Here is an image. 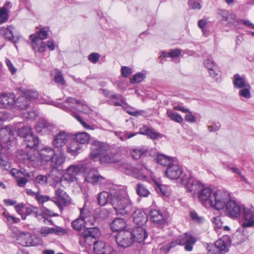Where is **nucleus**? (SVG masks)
Returning a JSON list of instances; mask_svg holds the SVG:
<instances>
[{
	"instance_id": "f8f14e48",
	"label": "nucleus",
	"mask_w": 254,
	"mask_h": 254,
	"mask_svg": "<svg viewBox=\"0 0 254 254\" xmlns=\"http://www.w3.org/2000/svg\"><path fill=\"white\" fill-rule=\"evenodd\" d=\"M213 191L209 188H203L198 192V198L202 204L205 207H211L212 205L213 199Z\"/></svg>"
},
{
	"instance_id": "052dcab7",
	"label": "nucleus",
	"mask_w": 254,
	"mask_h": 254,
	"mask_svg": "<svg viewBox=\"0 0 254 254\" xmlns=\"http://www.w3.org/2000/svg\"><path fill=\"white\" fill-rule=\"evenodd\" d=\"M3 215L7 219V220L11 224L17 223L20 222V219L11 215L8 212H4Z\"/></svg>"
},
{
	"instance_id": "a211bd4d",
	"label": "nucleus",
	"mask_w": 254,
	"mask_h": 254,
	"mask_svg": "<svg viewBox=\"0 0 254 254\" xmlns=\"http://www.w3.org/2000/svg\"><path fill=\"white\" fill-rule=\"evenodd\" d=\"M91 152L90 154V157L92 159L102 156L106 149L103 144L99 141H94L91 144Z\"/></svg>"
},
{
	"instance_id": "864d4df0",
	"label": "nucleus",
	"mask_w": 254,
	"mask_h": 254,
	"mask_svg": "<svg viewBox=\"0 0 254 254\" xmlns=\"http://www.w3.org/2000/svg\"><path fill=\"white\" fill-rule=\"evenodd\" d=\"M18 133L20 137L25 139L27 136L33 132L31 128L28 127H24L18 129Z\"/></svg>"
},
{
	"instance_id": "473e14b6",
	"label": "nucleus",
	"mask_w": 254,
	"mask_h": 254,
	"mask_svg": "<svg viewBox=\"0 0 254 254\" xmlns=\"http://www.w3.org/2000/svg\"><path fill=\"white\" fill-rule=\"evenodd\" d=\"M117 168L122 172L126 174L132 175L135 167L130 164L127 163L124 161H120L117 164Z\"/></svg>"
},
{
	"instance_id": "9b49d317",
	"label": "nucleus",
	"mask_w": 254,
	"mask_h": 254,
	"mask_svg": "<svg viewBox=\"0 0 254 254\" xmlns=\"http://www.w3.org/2000/svg\"><path fill=\"white\" fill-rule=\"evenodd\" d=\"M176 239L178 245H185V249L188 252L192 250L193 245L196 242L194 237L188 233H185L179 236Z\"/></svg>"
},
{
	"instance_id": "69168bd1",
	"label": "nucleus",
	"mask_w": 254,
	"mask_h": 254,
	"mask_svg": "<svg viewBox=\"0 0 254 254\" xmlns=\"http://www.w3.org/2000/svg\"><path fill=\"white\" fill-rule=\"evenodd\" d=\"M190 216L192 220L198 223H201L203 220V218L199 217L195 211L190 212Z\"/></svg>"
},
{
	"instance_id": "7ed1b4c3",
	"label": "nucleus",
	"mask_w": 254,
	"mask_h": 254,
	"mask_svg": "<svg viewBox=\"0 0 254 254\" xmlns=\"http://www.w3.org/2000/svg\"><path fill=\"white\" fill-rule=\"evenodd\" d=\"M148 215L150 220L159 228H163L168 224V215L159 209L151 208Z\"/></svg>"
},
{
	"instance_id": "412c9836",
	"label": "nucleus",
	"mask_w": 254,
	"mask_h": 254,
	"mask_svg": "<svg viewBox=\"0 0 254 254\" xmlns=\"http://www.w3.org/2000/svg\"><path fill=\"white\" fill-rule=\"evenodd\" d=\"M130 154L134 160L141 159L142 160L148 157V149L147 147L141 146L136 148H132L130 150Z\"/></svg>"
},
{
	"instance_id": "72a5a7b5",
	"label": "nucleus",
	"mask_w": 254,
	"mask_h": 254,
	"mask_svg": "<svg viewBox=\"0 0 254 254\" xmlns=\"http://www.w3.org/2000/svg\"><path fill=\"white\" fill-rule=\"evenodd\" d=\"M219 14L221 16V20L225 21L227 24H231L235 22L236 15L232 12H229L226 10H220Z\"/></svg>"
},
{
	"instance_id": "b1692460",
	"label": "nucleus",
	"mask_w": 254,
	"mask_h": 254,
	"mask_svg": "<svg viewBox=\"0 0 254 254\" xmlns=\"http://www.w3.org/2000/svg\"><path fill=\"white\" fill-rule=\"evenodd\" d=\"M149 170L146 166V163H143L141 167H135L132 176L138 180H144L147 178Z\"/></svg>"
},
{
	"instance_id": "2f4dec72",
	"label": "nucleus",
	"mask_w": 254,
	"mask_h": 254,
	"mask_svg": "<svg viewBox=\"0 0 254 254\" xmlns=\"http://www.w3.org/2000/svg\"><path fill=\"white\" fill-rule=\"evenodd\" d=\"M24 142L27 147L34 148L39 145V139L38 137L35 136L32 133L26 137L24 139Z\"/></svg>"
},
{
	"instance_id": "3c124183",
	"label": "nucleus",
	"mask_w": 254,
	"mask_h": 254,
	"mask_svg": "<svg viewBox=\"0 0 254 254\" xmlns=\"http://www.w3.org/2000/svg\"><path fill=\"white\" fill-rule=\"evenodd\" d=\"M218 249L219 253L225 254L227 252L226 250V245L225 242L220 239L216 241L214 244Z\"/></svg>"
},
{
	"instance_id": "6e6d98bb",
	"label": "nucleus",
	"mask_w": 254,
	"mask_h": 254,
	"mask_svg": "<svg viewBox=\"0 0 254 254\" xmlns=\"http://www.w3.org/2000/svg\"><path fill=\"white\" fill-rule=\"evenodd\" d=\"M23 95L25 96L26 98L29 100L30 103H31L32 101L37 99L38 97V92L32 90H27L26 92H25Z\"/></svg>"
},
{
	"instance_id": "a19ab883",
	"label": "nucleus",
	"mask_w": 254,
	"mask_h": 254,
	"mask_svg": "<svg viewBox=\"0 0 254 254\" xmlns=\"http://www.w3.org/2000/svg\"><path fill=\"white\" fill-rule=\"evenodd\" d=\"M71 225L74 230L80 231L82 228H85L88 223L86 220L78 217L72 222Z\"/></svg>"
},
{
	"instance_id": "4be33fe9",
	"label": "nucleus",
	"mask_w": 254,
	"mask_h": 254,
	"mask_svg": "<svg viewBox=\"0 0 254 254\" xmlns=\"http://www.w3.org/2000/svg\"><path fill=\"white\" fill-rule=\"evenodd\" d=\"M15 96L13 93H3L0 95V105L1 107L7 108L14 105Z\"/></svg>"
},
{
	"instance_id": "4d7b16f0",
	"label": "nucleus",
	"mask_w": 254,
	"mask_h": 254,
	"mask_svg": "<svg viewBox=\"0 0 254 254\" xmlns=\"http://www.w3.org/2000/svg\"><path fill=\"white\" fill-rule=\"evenodd\" d=\"M65 103L69 104V106H67V107H71V109L72 110H76L77 109L75 107H74L72 106V105L76 104L77 105L78 104H81V101L76 99L74 98L73 97H68L65 100Z\"/></svg>"
},
{
	"instance_id": "603ef678",
	"label": "nucleus",
	"mask_w": 254,
	"mask_h": 254,
	"mask_svg": "<svg viewBox=\"0 0 254 254\" xmlns=\"http://www.w3.org/2000/svg\"><path fill=\"white\" fill-rule=\"evenodd\" d=\"M251 87V86L249 85H247L246 86L244 87L243 88H242L239 92V96L241 97H243L246 99H249L251 97V94L250 92V89Z\"/></svg>"
},
{
	"instance_id": "bf43d9fd",
	"label": "nucleus",
	"mask_w": 254,
	"mask_h": 254,
	"mask_svg": "<svg viewBox=\"0 0 254 254\" xmlns=\"http://www.w3.org/2000/svg\"><path fill=\"white\" fill-rule=\"evenodd\" d=\"M39 204H43L44 202H46L49 200H53L51 199L50 197L48 195H43L41 194L40 192L39 193H38L36 195V199Z\"/></svg>"
},
{
	"instance_id": "c85d7f7f",
	"label": "nucleus",
	"mask_w": 254,
	"mask_h": 254,
	"mask_svg": "<svg viewBox=\"0 0 254 254\" xmlns=\"http://www.w3.org/2000/svg\"><path fill=\"white\" fill-rule=\"evenodd\" d=\"M156 159L157 163L167 168L176 160L174 158L162 154H158Z\"/></svg>"
},
{
	"instance_id": "09e8293b",
	"label": "nucleus",
	"mask_w": 254,
	"mask_h": 254,
	"mask_svg": "<svg viewBox=\"0 0 254 254\" xmlns=\"http://www.w3.org/2000/svg\"><path fill=\"white\" fill-rule=\"evenodd\" d=\"M33 182L35 185L47 186L48 183V178L47 176L39 175L33 179Z\"/></svg>"
},
{
	"instance_id": "dca6fc26",
	"label": "nucleus",
	"mask_w": 254,
	"mask_h": 254,
	"mask_svg": "<svg viewBox=\"0 0 254 254\" xmlns=\"http://www.w3.org/2000/svg\"><path fill=\"white\" fill-rule=\"evenodd\" d=\"M49 31V28L46 26L39 30L38 36L35 34L30 35L29 38L32 44V47L34 48L35 46L37 47L39 45V42H41L42 40L46 39L48 37Z\"/></svg>"
},
{
	"instance_id": "20e7f679",
	"label": "nucleus",
	"mask_w": 254,
	"mask_h": 254,
	"mask_svg": "<svg viewBox=\"0 0 254 254\" xmlns=\"http://www.w3.org/2000/svg\"><path fill=\"white\" fill-rule=\"evenodd\" d=\"M68 133L65 130H61L56 134L52 141V145L56 152L61 155L64 152L65 145L68 140Z\"/></svg>"
},
{
	"instance_id": "f03ea898",
	"label": "nucleus",
	"mask_w": 254,
	"mask_h": 254,
	"mask_svg": "<svg viewBox=\"0 0 254 254\" xmlns=\"http://www.w3.org/2000/svg\"><path fill=\"white\" fill-rule=\"evenodd\" d=\"M213 196L214 198L211 207L219 210L224 209L228 201L231 199L227 191L220 190L214 192Z\"/></svg>"
},
{
	"instance_id": "0e129e2a",
	"label": "nucleus",
	"mask_w": 254,
	"mask_h": 254,
	"mask_svg": "<svg viewBox=\"0 0 254 254\" xmlns=\"http://www.w3.org/2000/svg\"><path fill=\"white\" fill-rule=\"evenodd\" d=\"M53 232L54 228H50L48 227H43L40 230V233L44 237H46L49 234H53Z\"/></svg>"
},
{
	"instance_id": "ddd939ff",
	"label": "nucleus",
	"mask_w": 254,
	"mask_h": 254,
	"mask_svg": "<svg viewBox=\"0 0 254 254\" xmlns=\"http://www.w3.org/2000/svg\"><path fill=\"white\" fill-rule=\"evenodd\" d=\"M243 227H251L254 226V207H244L243 209Z\"/></svg>"
},
{
	"instance_id": "6ab92c4d",
	"label": "nucleus",
	"mask_w": 254,
	"mask_h": 254,
	"mask_svg": "<svg viewBox=\"0 0 254 254\" xmlns=\"http://www.w3.org/2000/svg\"><path fill=\"white\" fill-rule=\"evenodd\" d=\"M132 216L133 222L138 226H142L147 221V217L146 213L141 209H133L130 216Z\"/></svg>"
},
{
	"instance_id": "cd10ccee",
	"label": "nucleus",
	"mask_w": 254,
	"mask_h": 254,
	"mask_svg": "<svg viewBox=\"0 0 254 254\" xmlns=\"http://www.w3.org/2000/svg\"><path fill=\"white\" fill-rule=\"evenodd\" d=\"M126 226V221L122 218H117L113 221L110 224L111 229L113 231L119 232L124 231V229Z\"/></svg>"
},
{
	"instance_id": "0eeeda50",
	"label": "nucleus",
	"mask_w": 254,
	"mask_h": 254,
	"mask_svg": "<svg viewBox=\"0 0 254 254\" xmlns=\"http://www.w3.org/2000/svg\"><path fill=\"white\" fill-rule=\"evenodd\" d=\"M55 199L52 200L53 202L60 209L63 207L69 205L71 203V198L69 195L61 188L57 189L55 192Z\"/></svg>"
},
{
	"instance_id": "680f3d73",
	"label": "nucleus",
	"mask_w": 254,
	"mask_h": 254,
	"mask_svg": "<svg viewBox=\"0 0 254 254\" xmlns=\"http://www.w3.org/2000/svg\"><path fill=\"white\" fill-rule=\"evenodd\" d=\"M78 106L81 107V109L79 110V111L81 112L86 114H89L92 112L90 108L84 102L81 101V104H78Z\"/></svg>"
},
{
	"instance_id": "de8ad7c7",
	"label": "nucleus",
	"mask_w": 254,
	"mask_h": 254,
	"mask_svg": "<svg viewBox=\"0 0 254 254\" xmlns=\"http://www.w3.org/2000/svg\"><path fill=\"white\" fill-rule=\"evenodd\" d=\"M137 133L129 132L127 131L121 132L117 131L115 134L122 141H125L132 137L134 136Z\"/></svg>"
},
{
	"instance_id": "58836bf2",
	"label": "nucleus",
	"mask_w": 254,
	"mask_h": 254,
	"mask_svg": "<svg viewBox=\"0 0 254 254\" xmlns=\"http://www.w3.org/2000/svg\"><path fill=\"white\" fill-rule=\"evenodd\" d=\"M135 190L137 195L141 197H147L150 194L147 187L143 183H138Z\"/></svg>"
},
{
	"instance_id": "338daca9",
	"label": "nucleus",
	"mask_w": 254,
	"mask_h": 254,
	"mask_svg": "<svg viewBox=\"0 0 254 254\" xmlns=\"http://www.w3.org/2000/svg\"><path fill=\"white\" fill-rule=\"evenodd\" d=\"M100 55L97 53H93L90 54L88 57V60L93 64H96L99 61Z\"/></svg>"
},
{
	"instance_id": "7c9ffc66",
	"label": "nucleus",
	"mask_w": 254,
	"mask_h": 254,
	"mask_svg": "<svg viewBox=\"0 0 254 254\" xmlns=\"http://www.w3.org/2000/svg\"><path fill=\"white\" fill-rule=\"evenodd\" d=\"M81 145L77 143L76 141L73 140L71 141L67 146V152L71 156H76L79 153L81 149Z\"/></svg>"
},
{
	"instance_id": "c9c22d12",
	"label": "nucleus",
	"mask_w": 254,
	"mask_h": 254,
	"mask_svg": "<svg viewBox=\"0 0 254 254\" xmlns=\"http://www.w3.org/2000/svg\"><path fill=\"white\" fill-rule=\"evenodd\" d=\"M30 104L29 100L27 99L26 97L23 95L15 99L14 103V105L21 110L26 109Z\"/></svg>"
},
{
	"instance_id": "5fc2aeb1",
	"label": "nucleus",
	"mask_w": 254,
	"mask_h": 254,
	"mask_svg": "<svg viewBox=\"0 0 254 254\" xmlns=\"http://www.w3.org/2000/svg\"><path fill=\"white\" fill-rule=\"evenodd\" d=\"M145 78L144 74L141 72H138L135 74L130 79V82L131 84L135 83H139L142 82Z\"/></svg>"
},
{
	"instance_id": "c756f323",
	"label": "nucleus",
	"mask_w": 254,
	"mask_h": 254,
	"mask_svg": "<svg viewBox=\"0 0 254 254\" xmlns=\"http://www.w3.org/2000/svg\"><path fill=\"white\" fill-rule=\"evenodd\" d=\"M13 135V132L10 127L6 126L4 128L0 127V140L7 142Z\"/></svg>"
},
{
	"instance_id": "37998d69",
	"label": "nucleus",
	"mask_w": 254,
	"mask_h": 254,
	"mask_svg": "<svg viewBox=\"0 0 254 254\" xmlns=\"http://www.w3.org/2000/svg\"><path fill=\"white\" fill-rule=\"evenodd\" d=\"M65 161V158L61 155H56L53 157L51 161V165L54 169H58L62 166Z\"/></svg>"
},
{
	"instance_id": "a18cd8bd",
	"label": "nucleus",
	"mask_w": 254,
	"mask_h": 254,
	"mask_svg": "<svg viewBox=\"0 0 254 254\" xmlns=\"http://www.w3.org/2000/svg\"><path fill=\"white\" fill-rule=\"evenodd\" d=\"M155 189L158 193L164 196H168L170 194L169 188L167 186L160 184L155 182Z\"/></svg>"
},
{
	"instance_id": "49530a36",
	"label": "nucleus",
	"mask_w": 254,
	"mask_h": 254,
	"mask_svg": "<svg viewBox=\"0 0 254 254\" xmlns=\"http://www.w3.org/2000/svg\"><path fill=\"white\" fill-rule=\"evenodd\" d=\"M92 245H94V252L95 254H104L105 252L103 251L105 244L102 242H97V241H92Z\"/></svg>"
},
{
	"instance_id": "774afa93",
	"label": "nucleus",
	"mask_w": 254,
	"mask_h": 254,
	"mask_svg": "<svg viewBox=\"0 0 254 254\" xmlns=\"http://www.w3.org/2000/svg\"><path fill=\"white\" fill-rule=\"evenodd\" d=\"M121 73L123 77H128L131 74L132 70L128 66H123L121 68Z\"/></svg>"
},
{
	"instance_id": "4c0bfd02",
	"label": "nucleus",
	"mask_w": 254,
	"mask_h": 254,
	"mask_svg": "<svg viewBox=\"0 0 254 254\" xmlns=\"http://www.w3.org/2000/svg\"><path fill=\"white\" fill-rule=\"evenodd\" d=\"M233 83L234 87L239 89L243 88L244 87L246 86L247 85L249 84L245 81L243 77H241L238 73L234 75Z\"/></svg>"
},
{
	"instance_id": "aec40b11",
	"label": "nucleus",
	"mask_w": 254,
	"mask_h": 254,
	"mask_svg": "<svg viewBox=\"0 0 254 254\" xmlns=\"http://www.w3.org/2000/svg\"><path fill=\"white\" fill-rule=\"evenodd\" d=\"M130 232L132 235L133 242L141 243L147 237V233L145 229L141 226L134 227Z\"/></svg>"
},
{
	"instance_id": "393cba45",
	"label": "nucleus",
	"mask_w": 254,
	"mask_h": 254,
	"mask_svg": "<svg viewBox=\"0 0 254 254\" xmlns=\"http://www.w3.org/2000/svg\"><path fill=\"white\" fill-rule=\"evenodd\" d=\"M140 133L147 135L152 139H155L162 137L161 134L147 126H144L140 128Z\"/></svg>"
},
{
	"instance_id": "f3484780",
	"label": "nucleus",
	"mask_w": 254,
	"mask_h": 254,
	"mask_svg": "<svg viewBox=\"0 0 254 254\" xmlns=\"http://www.w3.org/2000/svg\"><path fill=\"white\" fill-rule=\"evenodd\" d=\"M100 159L101 164H118L121 160L118 154L109 152L106 150Z\"/></svg>"
},
{
	"instance_id": "f704fd0d",
	"label": "nucleus",
	"mask_w": 254,
	"mask_h": 254,
	"mask_svg": "<svg viewBox=\"0 0 254 254\" xmlns=\"http://www.w3.org/2000/svg\"><path fill=\"white\" fill-rule=\"evenodd\" d=\"M50 127L49 123L45 120H42L37 123L35 128L38 133L43 134L49 131Z\"/></svg>"
},
{
	"instance_id": "e2e57ef3",
	"label": "nucleus",
	"mask_w": 254,
	"mask_h": 254,
	"mask_svg": "<svg viewBox=\"0 0 254 254\" xmlns=\"http://www.w3.org/2000/svg\"><path fill=\"white\" fill-rule=\"evenodd\" d=\"M188 4L193 9H200L201 7L200 3L197 0H189Z\"/></svg>"
},
{
	"instance_id": "39448f33",
	"label": "nucleus",
	"mask_w": 254,
	"mask_h": 254,
	"mask_svg": "<svg viewBox=\"0 0 254 254\" xmlns=\"http://www.w3.org/2000/svg\"><path fill=\"white\" fill-rule=\"evenodd\" d=\"M182 184L187 188V190L192 193L196 191H200L203 189V184L199 181L192 178L190 175L185 176L181 178Z\"/></svg>"
},
{
	"instance_id": "a878e982",
	"label": "nucleus",
	"mask_w": 254,
	"mask_h": 254,
	"mask_svg": "<svg viewBox=\"0 0 254 254\" xmlns=\"http://www.w3.org/2000/svg\"><path fill=\"white\" fill-rule=\"evenodd\" d=\"M56 150L50 147H46L40 151V155L42 159L45 161H51L55 156Z\"/></svg>"
},
{
	"instance_id": "423d86ee",
	"label": "nucleus",
	"mask_w": 254,
	"mask_h": 254,
	"mask_svg": "<svg viewBox=\"0 0 254 254\" xmlns=\"http://www.w3.org/2000/svg\"><path fill=\"white\" fill-rule=\"evenodd\" d=\"M116 241L119 247L127 248L134 243L132 235L129 230L121 231L116 236Z\"/></svg>"
},
{
	"instance_id": "13d9d810",
	"label": "nucleus",
	"mask_w": 254,
	"mask_h": 254,
	"mask_svg": "<svg viewBox=\"0 0 254 254\" xmlns=\"http://www.w3.org/2000/svg\"><path fill=\"white\" fill-rule=\"evenodd\" d=\"M8 18V12L4 10L3 8H0V24L6 22Z\"/></svg>"
},
{
	"instance_id": "1a4fd4ad",
	"label": "nucleus",
	"mask_w": 254,
	"mask_h": 254,
	"mask_svg": "<svg viewBox=\"0 0 254 254\" xmlns=\"http://www.w3.org/2000/svg\"><path fill=\"white\" fill-rule=\"evenodd\" d=\"M166 176L171 180H177L184 176L182 167L175 160L169 166L165 171Z\"/></svg>"
},
{
	"instance_id": "2eb2a0df",
	"label": "nucleus",
	"mask_w": 254,
	"mask_h": 254,
	"mask_svg": "<svg viewBox=\"0 0 254 254\" xmlns=\"http://www.w3.org/2000/svg\"><path fill=\"white\" fill-rule=\"evenodd\" d=\"M85 180L93 185H97L102 183L103 181L105 180V178L100 175L97 170L92 169L86 174Z\"/></svg>"
},
{
	"instance_id": "e433bc0d",
	"label": "nucleus",
	"mask_w": 254,
	"mask_h": 254,
	"mask_svg": "<svg viewBox=\"0 0 254 254\" xmlns=\"http://www.w3.org/2000/svg\"><path fill=\"white\" fill-rule=\"evenodd\" d=\"M13 27L11 26H8L7 27H2L0 29V34L3 37L5 38V39L7 40L10 41L12 42H15L14 41V36L13 35V33L12 30Z\"/></svg>"
},
{
	"instance_id": "bb28decb",
	"label": "nucleus",
	"mask_w": 254,
	"mask_h": 254,
	"mask_svg": "<svg viewBox=\"0 0 254 254\" xmlns=\"http://www.w3.org/2000/svg\"><path fill=\"white\" fill-rule=\"evenodd\" d=\"M90 136L85 132H77L72 135V139L79 144H87L89 142Z\"/></svg>"
},
{
	"instance_id": "5701e85b",
	"label": "nucleus",
	"mask_w": 254,
	"mask_h": 254,
	"mask_svg": "<svg viewBox=\"0 0 254 254\" xmlns=\"http://www.w3.org/2000/svg\"><path fill=\"white\" fill-rule=\"evenodd\" d=\"M61 108L64 110L70 113V115L75 118L85 128L91 130H93L94 129V127L93 126L89 125L86 123L76 112L71 109V107H67L65 105H64L62 106Z\"/></svg>"
},
{
	"instance_id": "ea45409f",
	"label": "nucleus",
	"mask_w": 254,
	"mask_h": 254,
	"mask_svg": "<svg viewBox=\"0 0 254 254\" xmlns=\"http://www.w3.org/2000/svg\"><path fill=\"white\" fill-rule=\"evenodd\" d=\"M110 198L111 192L109 193L107 191H102L98 194V203L101 206H104L108 202L110 203Z\"/></svg>"
},
{
	"instance_id": "9d476101",
	"label": "nucleus",
	"mask_w": 254,
	"mask_h": 254,
	"mask_svg": "<svg viewBox=\"0 0 254 254\" xmlns=\"http://www.w3.org/2000/svg\"><path fill=\"white\" fill-rule=\"evenodd\" d=\"M84 242L89 246L92 245V241H96V238L100 237V231L97 227H87L81 233Z\"/></svg>"
},
{
	"instance_id": "8fccbe9b",
	"label": "nucleus",
	"mask_w": 254,
	"mask_h": 254,
	"mask_svg": "<svg viewBox=\"0 0 254 254\" xmlns=\"http://www.w3.org/2000/svg\"><path fill=\"white\" fill-rule=\"evenodd\" d=\"M168 117L172 121L178 123H181L183 121V118L177 113H174L171 110L167 111Z\"/></svg>"
},
{
	"instance_id": "79ce46f5",
	"label": "nucleus",
	"mask_w": 254,
	"mask_h": 254,
	"mask_svg": "<svg viewBox=\"0 0 254 254\" xmlns=\"http://www.w3.org/2000/svg\"><path fill=\"white\" fill-rule=\"evenodd\" d=\"M109 99L112 100H115L113 103V105L115 106H122V104L124 105H127L126 100L122 95L117 94H112L110 95Z\"/></svg>"
},
{
	"instance_id": "4468645a",
	"label": "nucleus",
	"mask_w": 254,
	"mask_h": 254,
	"mask_svg": "<svg viewBox=\"0 0 254 254\" xmlns=\"http://www.w3.org/2000/svg\"><path fill=\"white\" fill-rule=\"evenodd\" d=\"M82 169L80 165H71L66 169L64 177L68 182H74L77 180L76 175L82 171Z\"/></svg>"
},
{
	"instance_id": "c03bdc74",
	"label": "nucleus",
	"mask_w": 254,
	"mask_h": 254,
	"mask_svg": "<svg viewBox=\"0 0 254 254\" xmlns=\"http://www.w3.org/2000/svg\"><path fill=\"white\" fill-rule=\"evenodd\" d=\"M54 73L55 75L53 80L55 82L62 85H65L66 84V81H65L63 74L60 70L58 69H55L54 70Z\"/></svg>"
},
{
	"instance_id": "6e6552de",
	"label": "nucleus",
	"mask_w": 254,
	"mask_h": 254,
	"mask_svg": "<svg viewBox=\"0 0 254 254\" xmlns=\"http://www.w3.org/2000/svg\"><path fill=\"white\" fill-rule=\"evenodd\" d=\"M243 207L235 200L231 199L224 208L225 213L229 217L237 218L240 216Z\"/></svg>"
},
{
	"instance_id": "f257e3e1",
	"label": "nucleus",
	"mask_w": 254,
	"mask_h": 254,
	"mask_svg": "<svg viewBox=\"0 0 254 254\" xmlns=\"http://www.w3.org/2000/svg\"><path fill=\"white\" fill-rule=\"evenodd\" d=\"M110 204L117 215L130 217L133 209L132 203L127 194H121L120 191H111Z\"/></svg>"
}]
</instances>
